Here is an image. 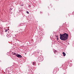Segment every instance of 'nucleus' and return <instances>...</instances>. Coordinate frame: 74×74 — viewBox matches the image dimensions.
<instances>
[{"label": "nucleus", "instance_id": "nucleus-4", "mask_svg": "<svg viewBox=\"0 0 74 74\" xmlns=\"http://www.w3.org/2000/svg\"><path fill=\"white\" fill-rule=\"evenodd\" d=\"M53 51L55 54H57L58 53V51L56 50L55 49H53Z\"/></svg>", "mask_w": 74, "mask_h": 74}, {"label": "nucleus", "instance_id": "nucleus-8", "mask_svg": "<svg viewBox=\"0 0 74 74\" xmlns=\"http://www.w3.org/2000/svg\"><path fill=\"white\" fill-rule=\"evenodd\" d=\"M35 62H34L33 63V65H34L35 64Z\"/></svg>", "mask_w": 74, "mask_h": 74}, {"label": "nucleus", "instance_id": "nucleus-15", "mask_svg": "<svg viewBox=\"0 0 74 74\" xmlns=\"http://www.w3.org/2000/svg\"><path fill=\"white\" fill-rule=\"evenodd\" d=\"M58 42H59V41H58Z\"/></svg>", "mask_w": 74, "mask_h": 74}, {"label": "nucleus", "instance_id": "nucleus-10", "mask_svg": "<svg viewBox=\"0 0 74 74\" xmlns=\"http://www.w3.org/2000/svg\"><path fill=\"white\" fill-rule=\"evenodd\" d=\"M27 14H29V12H28V11L27 12Z\"/></svg>", "mask_w": 74, "mask_h": 74}, {"label": "nucleus", "instance_id": "nucleus-1", "mask_svg": "<svg viewBox=\"0 0 74 74\" xmlns=\"http://www.w3.org/2000/svg\"><path fill=\"white\" fill-rule=\"evenodd\" d=\"M60 40L63 41H66L68 38L69 35L65 33L63 34H60Z\"/></svg>", "mask_w": 74, "mask_h": 74}, {"label": "nucleus", "instance_id": "nucleus-14", "mask_svg": "<svg viewBox=\"0 0 74 74\" xmlns=\"http://www.w3.org/2000/svg\"><path fill=\"white\" fill-rule=\"evenodd\" d=\"M25 55H26V53H25Z\"/></svg>", "mask_w": 74, "mask_h": 74}, {"label": "nucleus", "instance_id": "nucleus-13", "mask_svg": "<svg viewBox=\"0 0 74 74\" xmlns=\"http://www.w3.org/2000/svg\"><path fill=\"white\" fill-rule=\"evenodd\" d=\"M56 37H58V36H57Z\"/></svg>", "mask_w": 74, "mask_h": 74}, {"label": "nucleus", "instance_id": "nucleus-7", "mask_svg": "<svg viewBox=\"0 0 74 74\" xmlns=\"http://www.w3.org/2000/svg\"><path fill=\"white\" fill-rule=\"evenodd\" d=\"M53 74H56V71H54L53 72Z\"/></svg>", "mask_w": 74, "mask_h": 74}, {"label": "nucleus", "instance_id": "nucleus-3", "mask_svg": "<svg viewBox=\"0 0 74 74\" xmlns=\"http://www.w3.org/2000/svg\"><path fill=\"white\" fill-rule=\"evenodd\" d=\"M16 56H17L18 58H21L22 57V56H21V55L18 54H16Z\"/></svg>", "mask_w": 74, "mask_h": 74}, {"label": "nucleus", "instance_id": "nucleus-9", "mask_svg": "<svg viewBox=\"0 0 74 74\" xmlns=\"http://www.w3.org/2000/svg\"><path fill=\"white\" fill-rule=\"evenodd\" d=\"M7 31H8V30H7V29H6V30H5V32H7Z\"/></svg>", "mask_w": 74, "mask_h": 74}, {"label": "nucleus", "instance_id": "nucleus-5", "mask_svg": "<svg viewBox=\"0 0 74 74\" xmlns=\"http://www.w3.org/2000/svg\"><path fill=\"white\" fill-rule=\"evenodd\" d=\"M12 55H16L17 54L15 52H12Z\"/></svg>", "mask_w": 74, "mask_h": 74}, {"label": "nucleus", "instance_id": "nucleus-12", "mask_svg": "<svg viewBox=\"0 0 74 74\" xmlns=\"http://www.w3.org/2000/svg\"><path fill=\"white\" fill-rule=\"evenodd\" d=\"M57 40H58V38H57Z\"/></svg>", "mask_w": 74, "mask_h": 74}, {"label": "nucleus", "instance_id": "nucleus-6", "mask_svg": "<svg viewBox=\"0 0 74 74\" xmlns=\"http://www.w3.org/2000/svg\"><path fill=\"white\" fill-rule=\"evenodd\" d=\"M62 54H63V55L64 56H66V53H65L63 52L62 53Z\"/></svg>", "mask_w": 74, "mask_h": 74}, {"label": "nucleus", "instance_id": "nucleus-11", "mask_svg": "<svg viewBox=\"0 0 74 74\" xmlns=\"http://www.w3.org/2000/svg\"><path fill=\"white\" fill-rule=\"evenodd\" d=\"M62 27V26H60L59 27H60V28H61V27Z\"/></svg>", "mask_w": 74, "mask_h": 74}, {"label": "nucleus", "instance_id": "nucleus-2", "mask_svg": "<svg viewBox=\"0 0 74 74\" xmlns=\"http://www.w3.org/2000/svg\"><path fill=\"white\" fill-rule=\"evenodd\" d=\"M38 59L39 62H42L43 60V57L41 56H40L38 57Z\"/></svg>", "mask_w": 74, "mask_h": 74}]
</instances>
